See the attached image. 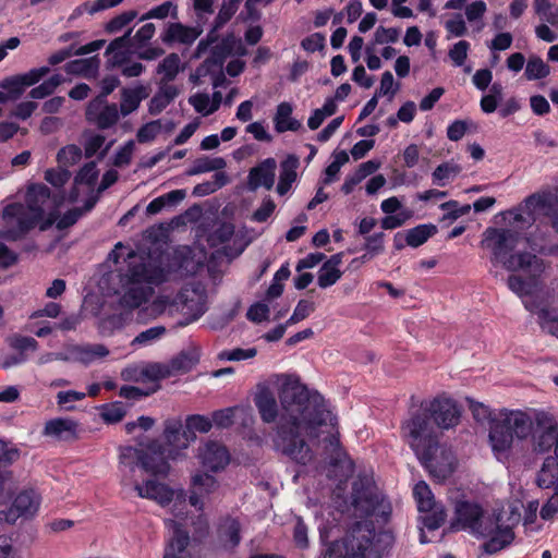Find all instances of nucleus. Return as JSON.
<instances>
[{
	"label": "nucleus",
	"instance_id": "37",
	"mask_svg": "<svg viewBox=\"0 0 558 558\" xmlns=\"http://www.w3.org/2000/svg\"><path fill=\"white\" fill-rule=\"evenodd\" d=\"M536 482L541 488H558V458H546Z\"/></svg>",
	"mask_w": 558,
	"mask_h": 558
},
{
	"label": "nucleus",
	"instance_id": "32",
	"mask_svg": "<svg viewBox=\"0 0 558 558\" xmlns=\"http://www.w3.org/2000/svg\"><path fill=\"white\" fill-rule=\"evenodd\" d=\"M293 106L288 101L280 102L275 112L274 124L278 133L288 131L295 132L301 129L302 123L292 117Z\"/></svg>",
	"mask_w": 558,
	"mask_h": 558
},
{
	"label": "nucleus",
	"instance_id": "59",
	"mask_svg": "<svg viewBox=\"0 0 558 558\" xmlns=\"http://www.w3.org/2000/svg\"><path fill=\"white\" fill-rule=\"evenodd\" d=\"M125 408L121 402H113L101 409V417L106 423L120 422L125 415Z\"/></svg>",
	"mask_w": 558,
	"mask_h": 558
},
{
	"label": "nucleus",
	"instance_id": "55",
	"mask_svg": "<svg viewBox=\"0 0 558 558\" xmlns=\"http://www.w3.org/2000/svg\"><path fill=\"white\" fill-rule=\"evenodd\" d=\"M211 426V420L204 415H191L186 418V430L191 436H195V432L208 433Z\"/></svg>",
	"mask_w": 558,
	"mask_h": 558
},
{
	"label": "nucleus",
	"instance_id": "1",
	"mask_svg": "<svg viewBox=\"0 0 558 558\" xmlns=\"http://www.w3.org/2000/svg\"><path fill=\"white\" fill-rule=\"evenodd\" d=\"M280 408L275 393L267 386H259L254 403L264 423L277 421L274 447L300 464L308 463L313 453L306 437H319L331 450L339 448L338 420L322 395L310 391L292 375L282 376L279 389Z\"/></svg>",
	"mask_w": 558,
	"mask_h": 558
},
{
	"label": "nucleus",
	"instance_id": "45",
	"mask_svg": "<svg viewBox=\"0 0 558 558\" xmlns=\"http://www.w3.org/2000/svg\"><path fill=\"white\" fill-rule=\"evenodd\" d=\"M170 367L161 363H143V383H157L169 377Z\"/></svg>",
	"mask_w": 558,
	"mask_h": 558
},
{
	"label": "nucleus",
	"instance_id": "40",
	"mask_svg": "<svg viewBox=\"0 0 558 558\" xmlns=\"http://www.w3.org/2000/svg\"><path fill=\"white\" fill-rule=\"evenodd\" d=\"M461 170L462 168L456 162H444L433 171V183L438 186H446L459 175Z\"/></svg>",
	"mask_w": 558,
	"mask_h": 558
},
{
	"label": "nucleus",
	"instance_id": "58",
	"mask_svg": "<svg viewBox=\"0 0 558 558\" xmlns=\"http://www.w3.org/2000/svg\"><path fill=\"white\" fill-rule=\"evenodd\" d=\"M86 393L76 390H65L57 393V404L65 410H72L75 402L85 399Z\"/></svg>",
	"mask_w": 558,
	"mask_h": 558
},
{
	"label": "nucleus",
	"instance_id": "48",
	"mask_svg": "<svg viewBox=\"0 0 558 558\" xmlns=\"http://www.w3.org/2000/svg\"><path fill=\"white\" fill-rule=\"evenodd\" d=\"M181 60L178 54L167 56L158 65L157 72L162 75L163 81H172L180 71Z\"/></svg>",
	"mask_w": 558,
	"mask_h": 558
},
{
	"label": "nucleus",
	"instance_id": "52",
	"mask_svg": "<svg viewBox=\"0 0 558 558\" xmlns=\"http://www.w3.org/2000/svg\"><path fill=\"white\" fill-rule=\"evenodd\" d=\"M440 209L445 211L442 220L453 221L470 213L471 206H459L457 201H449L440 205Z\"/></svg>",
	"mask_w": 558,
	"mask_h": 558
},
{
	"label": "nucleus",
	"instance_id": "44",
	"mask_svg": "<svg viewBox=\"0 0 558 558\" xmlns=\"http://www.w3.org/2000/svg\"><path fill=\"white\" fill-rule=\"evenodd\" d=\"M63 82H64V78L61 74H54V75L50 76L49 78H47L46 81H44L38 86L32 88V90L29 92V96L33 99L46 98V97L50 96L51 94H53L54 90L58 88V86L61 85Z\"/></svg>",
	"mask_w": 558,
	"mask_h": 558
},
{
	"label": "nucleus",
	"instance_id": "28",
	"mask_svg": "<svg viewBox=\"0 0 558 558\" xmlns=\"http://www.w3.org/2000/svg\"><path fill=\"white\" fill-rule=\"evenodd\" d=\"M77 423L68 417H57L45 423L43 435L59 441L76 438Z\"/></svg>",
	"mask_w": 558,
	"mask_h": 558
},
{
	"label": "nucleus",
	"instance_id": "18",
	"mask_svg": "<svg viewBox=\"0 0 558 558\" xmlns=\"http://www.w3.org/2000/svg\"><path fill=\"white\" fill-rule=\"evenodd\" d=\"M416 414H425L430 425L429 417L432 416L438 427L449 429L458 425L461 416V411L456 401L450 398L439 397L434 399L427 408L411 413V418Z\"/></svg>",
	"mask_w": 558,
	"mask_h": 558
},
{
	"label": "nucleus",
	"instance_id": "54",
	"mask_svg": "<svg viewBox=\"0 0 558 558\" xmlns=\"http://www.w3.org/2000/svg\"><path fill=\"white\" fill-rule=\"evenodd\" d=\"M553 4L550 0H533V9L536 15L553 26H558V11L556 13H548Z\"/></svg>",
	"mask_w": 558,
	"mask_h": 558
},
{
	"label": "nucleus",
	"instance_id": "53",
	"mask_svg": "<svg viewBox=\"0 0 558 558\" xmlns=\"http://www.w3.org/2000/svg\"><path fill=\"white\" fill-rule=\"evenodd\" d=\"M189 102L193 106L196 112L203 116H209L215 112V108H213V100L208 94H195L190 97Z\"/></svg>",
	"mask_w": 558,
	"mask_h": 558
},
{
	"label": "nucleus",
	"instance_id": "13",
	"mask_svg": "<svg viewBox=\"0 0 558 558\" xmlns=\"http://www.w3.org/2000/svg\"><path fill=\"white\" fill-rule=\"evenodd\" d=\"M253 239L252 231L246 227L235 230L232 223L220 225L210 236L213 245H223V254L229 259L240 256Z\"/></svg>",
	"mask_w": 558,
	"mask_h": 558
},
{
	"label": "nucleus",
	"instance_id": "6",
	"mask_svg": "<svg viewBox=\"0 0 558 558\" xmlns=\"http://www.w3.org/2000/svg\"><path fill=\"white\" fill-rule=\"evenodd\" d=\"M402 436L417 459L438 482L450 477L457 459L450 448L439 445L437 435L425 414H416L402 424Z\"/></svg>",
	"mask_w": 558,
	"mask_h": 558
},
{
	"label": "nucleus",
	"instance_id": "30",
	"mask_svg": "<svg viewBox=\"0 0 558 558\" xmlns=\"http://www.w3.org/2000/svg\"><path fill=\"white\" fill-rule=\"evenodd\" d=\"M341 263L342 255L335 254L320 266L317 272V284L319 288L327 289L340 280L343 274L340 269Z\"/></svg>",
	"mask_w": 558,
	"mask_h": 558
},
{
	"label": "nucleus",
	"instance_id": "60",
	"mask_svg": "<svg viewBox=\"0 0 558 558\" xmlns=\"http://www.w3.org/2000/svg\"><path fill=\"white\" fill-rule=\"evenodd\" d=\"M239 0L223 1L221 8L216 16L215 27H221L226 24L236 12Z\"/></svg>",
	"mask_w": 558,
	"mask_h": 558
},
{
	"label": "nucleus",
	"instance_id": "17",
	"mask_svg": "<svg viewBox=\"0 0 558 558\" xmlns=\"http://www.w3.org/2000/svg\"><path fill=\"white\" fill-rule=\"evenodd\" d=\"M165 446L157 442L151 445L156 446L157 452H165L167 463L169 460H175L181 451L185 450L190 442L195 439V436H191L187 430H182V424L180 420H167L165 422Z\"/></svg>",
	"mask_w": 558,
	"mask_h": 558
},
{
	"label": "nucleus",
	"instance_id": "19",
	"mask_svg": "<svg viewBox=\"0 0 558 558\" xmlns=\"http://www.w3.org/2000/svg\"><path fill=\"white\" fill-rule=\"evenodd\" d=\"M134 489L138 497L154 500L161 507L169 506L172 501H174L175 507L179 504H185V495L182 489L174 490L155 480H147L142 484H135Z\"/></svg>",
	"mask_w": 558,
	"mask_h": 558
},
{
	"label": "nucleus",
	"instance_id": "31",
	"mask_svg": "<svg viewBox=\"0 0 558 558\" xmlns=\"http://www.w3.org/2000/svg\"><path fill=\"white\" fill-rule=\"evenodd\" d=\"M201 32L196 27L185 26L181 23H171L162 35V40L167 44L179 43L191 45L199 36Z\"/></svg>",
	"mask_w": 558,
	"mask_h": 558
},
{
	"label": "nucleus",
	"instance_id": "15",
	"mask_svg": "<svg viewBox=\"0 0 558 558\" xmlns=\"http://www.w3.org/2000/svg\"><path fill=\"white\" fill-rule=\"evenodd\" d=\"M413 496L417 504V509L422 515V522L428 530H437L445 522L446 511L441 504L435 500L429 486L424 482H417L413 487Z\"/></svg>",
	"mask_w": 558,
	"mask_h": 558
},
{
	"label": "nucleus",
	"instance_id": "16",
	"mask_svg": "<svg viewBox=\"0 0 558 558\" xmlns=\"http://www.w3.org/2000/svg\"><path fill=\"white\" fill-rule=\"evenodd\" d=\"M108 354L109 350L102 344L68 345L60 352H46L40 354L37 359V364L45 365L54 361L89 364Z\"/></svg>",
	"mask_w": 558,
	"mask_h": 558
},
{
	"label": "nucleus",
	"instance_id": "36",
	"mask_svg": "<svg viewBox=\"0 0 558 558\" xmlns=\"http://www.w3.org/2000/svg\"><path fill=\"white\" fill-rule=\"evenodd\" d=\"M178 89L174 86H161L155 96L149 100L148 111L156 116L162 112L177 97Z\"/></svg>",
	"mask_w": 558,
	"mask_h": 558
},
{
	"label": "nucleus",
	"instance_id": "25",
	"mask_svg": "<svg viewBox=\"0 0 558 558\" xmlns=\"http://www.w3.org/2000/svg\"><path fill=\"white\" fill-rule=\"evenodd\" d=\"M277 162L274 158H266L253 167L247 175V189L256 191L260 187L271 190L275 184Z\"/></svg>",
	"mask_w": 558,
	"mask_h": 558
},
{
	"label": "nucleus",
	"instance_id": "27",
	"mask_svg": "<svg viewBox=\"0 0 558 558\" xmlns=\"http://www.w3.org/2000/svg\"><path fill=\"white\" fill-rule=\"evenodd\" d=\"M191 484L193 489L189 497L190 504L201 511L204 507L202 496L216 492L219 486L218 481L208 473L196 472L192 476Z\"/></svg>",
	"mask_w": 558,
	"mask_h": 558
},
{
	"label": "nucleus",
	"instance_id": "56",
	"mask_svg": "<svg viewBox=\"0 0 558 558\" xmlns=\"http://www.w3.org/2000/svg\"><path fill=\"white\" fill-rule=\"evenodd\" d=\"M399 29L395 27L379 26L374 33V39L371 46L395 44L399 39Z\"/></svg>",
	"mask_w": 558,
	"mask_h": 558
},
{
	"label": "nucleus",
	"instance_id": "11",
	"mask_svg": "<svg viewBox=\"0 0 558 558\" xmlns=\"http://www.w3.org/2000/svg\"><path fill=\"white\" fill-rule=\"evenodd\" d=\"M352 506L355 515L361 518L374 515L386 521L391 513L389 501L368 478L354 484Z\"/></svg>",
	"mask_w": 558,
	"mask_h": 558
},
{
	"label": "nucleus",
	"instance_id": "62",
	"mask_svg": "<svg viewBox=\"0 0 558 558\" xmlns=\"http://www.w3.org/2000/svg\"><path fill=\"white\" fill-rule=\"evenodd\" d=\"M315 310V304L307 300H301L296 304L293 314L291 317L287 320V325H293L296 324L303 319H305L307 316H310L311 313H313Z\"/></svg>",
	"mask_w": 558,
	"mask_h": 558
},
{
	"label": "nucleus",
	"instance_id": "34",
	"mask_svg": "<svg viewBox=\"0 0 558 558\" xmlns=\"http://www.w3.org/2000/svg\"><path fill=\"white\" fill-rule=\"evenodd\" d=\"M99 64V59L97 57H92L70 61L64 68L69 74L83 76L85 78H93L98 73Z\"/></svg>",
	"mask_w": 558,
	"mask_h": 558
},
{
	"label": "nucleus",
	"instance_id": "12",
	"mask_svg": "<svg viewBox=\"0 0 558 558\" xmlns=\"http://www.w3.org/2000/svg\"><path fill=\"white\" fill-rule=\"evenodd\" d=\"M532 418L533 433L529 439L532 441L533 450L544 453L554 446L555 456L551 458H558V414L536 411Z\"/></svg>",
	"mask_w": 558,
	"mask_h": 558
},
{
	"label": "nucleus",
	"instance_id": "24",
	"mask_svg": "<svg viewBox=\"0 0 558 558\" xmlns=\"http://www.w3.org/2000/svg\"><path fill=\"white\" fill-rule=\"evenodd\" d=\"M547 204L546 196L531 195L519 207L504 213V216L505 219H512L514 225H531L535 220V215L543 211Z\"/></svg>",
	"mask_w": 558,
	"mask_h": 558
},
{
	"label": "nucleus",
	"instance_id": "57",
	"mask_svg": "<svg viewBox=\"0 0 558 558\" xmlns=\"http://www.w3.org/2000/svg\"><path fill=\"white\" fill-rule=\"evenodd\" d=\"M240 407L226 408L213 413L211 422L218 427H229L233 423L235 412L242 411Z\"/></svg>",
	"mask_w": 558,
	"mask_h": 558
},
{
	"label": "nucleus",
	"instance_id": "26",
	"mask_svg": "<svg viewBox=\"0 0 558 558\" xmlns=\"http://www.w3.org/2000/svg\"><path fill=\"white\" fill-rule=\"evenodd\" d=\"M216 542L220 548L234 549L241 542V522L231 515L223 517L216 530Z\"/></svg>",
	"mask_w": 558,
	"mask_h": 558
},
{
	"label": "nucleus",
	"instance_id": "39",
	"mask_svg": "<svg viewBox=\"0 0 558 558\" xmlns=\"http://www.w3.org/2000/svg\"><path fill=\"white\" fill-rule=\"evenodd\" d=\"M49 73L48 66L32 69L26 73L10 78L11 85H19V90L24 92L27 87L37 84Z\"/></svg>",
	"mask_w": 558,
	"mask_h": 558
},
{
	"label": "nucleus",
	"instance_id": "64",
	"mask_svg": "<svg viewBox=\"0 0 558 558\" xmlns=\"http://www.w3.org/2000/svg\"><path fill=\"white\" fill-rule=\"evenodd\" d=\"M106 143V137L102 134L90 133L86 136L84 142L85 155L92 157L97 154Z\"/></svg>",
	"mask_w": 558,
	"mask_h": 558
},
{
	"label": "nucleus",
	"instance_id": "63",
	"mask_svg": "<svg viewBox=\"0 0 558 558\" xmlns=\"http://www.w3.org/2000/svg\"><path fill=\"white\" fill-rule=\"evenodd\" d=\"M70 177V172L61 166L57 169H48L45 172V180L56 187L63 186L69 181Z\"/></svg>",
	"mask_w": 558,
	"mask_h": 558
},
{
	"label": "nucleus",
	"instance_id": "3",
	"mask_svg": "<svg viewBox=\"0 0 558 558\" xmlns=\"http://www.w3.org/2000/svg\"><path fill=\"white\" fill-rule=\"evenodd\" d=\"M520 241L518 231L509 228H487L481 241L482 247L492 254L493 264H500L509 271H524L529 279L511 275L507 280L508 288L523 302L527 311H533V305L527 298L538 290L537 277L544 271L545 266L541 258L527 252L512 253Z\"/></svg>",
	"mask_w": 558,
	"mask_h": 558
},
{
	"label": "nucleus",
	"instance_id": "50",
	"mask_svg": "<svg viewBox=\"0 0 558 558\" xmlns=\"http://www.w3.org/2000/svg\"><path fill=\"white\" fill-rule=\"evenodd\" d=\"M161 120H154L143 124L136 133L140 143H148L154 141L162 131Z\"/></svg>",
	"mask_w": 558,
	"mask_h": 558
},
{
	"label": "nucleus",
	"instance_id": "9",
	"mask_svg": "<svg viewBox=\"0 0 558 558\" xmlns=\"http://www.w3.org/2000/svg\"><path fill=\"white\" fill-rule=\"evenodd\" d=\"M375 536L374 530L357 523L342 539L328 545L324 558H380Z\"/></svg>",
	"mask_w": 558,
	"mask_h": 558
},
{
	"label": "nucleus",
	"instance_id": "2",
	"mask_svg": "<svg viewBox=\"0 0 558 558\" xmlns=\"http://www.w3.org/2000/svg\"><path fill=\"white\" fill-rule=\"evenodd\" d=\"M169 255L160 252L133 251L121 242L108 255V267L99 287L109 294L119 295L122 307L134 310L146 303L154 288L167 280L171 266Z\"/></svg>",
	"mask_w": 558,
	"mask_h": 558
},
{
	"label": "nucleus",
	"instance_id": "14",
	"mask_svg": "<svg viewBox=\"0 0 558 558\" xmlns=\"http://www.w3.org/2000/svg\"><path fill=\"white\" fill-rule=\"evenodd\" d=\"M96 162L86 163L74 178L73 187L68 196V202H83L85 210H90L97 202L96 183L98 180Z\"/></svg>",
	"mask_w": 558,
	"mask_h": 558
},
{
	"label": "nucleus",
	"instance_id": "21",
	"mask_svg": "<svg viewBox=\"0 0 558 558\" xmlns=\"http://www.w3.org/2000/svg\"><path fill=\"white\" fill-rule=\"evenodd\" d=\"M197 458L202 466L211 472L222 471L230 462L228 449L214 440L206 441L198 448Z\"/></svg>",
	"mask_w": 558,
	"mask_h": 558
},
{
	"label": "nucleus",
	"instance_id": "46",
	"mask_svg": "<svg viewBox=\"0 0 558 558\" xmlns=\"http://www.w3.org/2000/svg\"><path fill=\"white\" fill-rule=\"evenodd\" d=\"M549 73V66L539 57L534 56L527 60L524 75L529 81L544 78L548 76Z\"/></svg>",
	"mask_w": 558,
	"mask_h": 558
},
{
	"label": "nucleus",
	"instance_id": "8",
	"mask_svg": "<svg viewBox=\"0 0 558 558\" xmlns=\"http://www.w3.org/2000/svg\"><path fill=\"white\" fill-rule=\"evenodd\" d=\"M207 293L201 282L185 286L174 298L168 295L158 296L153 307L157 314H181L183 319L179 326H187L199 319L206 312Z\"/></svg>",
	"mask_w": 558,
	"mask_h": 558
},
{
	"label": "nucleus",
	"instance_id": "23",
	"mask_svg": "<svg viewBox=\"0 0 558 558\" xmlns=\"http://www.w3.org/2000/svg\"><path fill=\"white\" fill-rule=\"evenodd\" d=\"M40 496L33 489L21 492L8 512H2L4 521L14 523L19 517L34 515L40 505Z\"/></svg>",
	"mask_w": 558,
	"mask_h": 558
},
{
	"label": "nucleus",
	"instance_id": "7",
	"mask_svg": "<svg viewBox=\"0 0 558 558\" xmlns=\"http://www.w3.org/2000/svg\"><path fill=\"white\" fill-rule=\"evenodd\" d=\"M532 416L521 410L502 409L489 424L488 441L494 457L502 463L523 452V442L533 433Z\"/></svg>",
	"mask_w": 558,
	"mask_h": 558
},
{
	"label": "nucleus",
	"instance_id": "61",
	"mask_svg": "<svg viewBox=\"0 0 558 558\" xmlns=\"http://www.w3.org/2000/svg\"><path fill=\"white\" fill-rule=\"evenodd\" d=\"M135 150L134 141L130 140L124 145H122L113 156V165L116 167H124L128 166L133 157Z\"/></svg>",
	"mask_w": 558,
	"mask_h": 558
},
{
	"label": "nucleus",
	"instance_id": "51",
	"mask_svg": "<svg viewBox=\"0 0 558 558\" xmlns=\"http://www.w3.org/2000/svg\"><path fill=\"white\" fill-rule=\"evenodd\" d=\"M257 354V350L255 348H234L230 350H223L219 352L218 359L221 361H245L255 357Z\"/></svg>",
	"mask_w": 558,
	"mask_h": 558
},
{
	"label": "nucleus",
	"instance_id": "5",
	"mask_svg": "<svg viewBox=\"0 0 558 558\" xmlns=\"http://www.w3.org/2000/svg\"><path fill=\"white\" fill-rule=\"evenodd\" d=\"M520 515L517 506L510 505L508 509H494L489 512L476 502L460 501L456 505L452 529L485 539L484 550L495 554L514 539L513 527Z\"/></svg>",
	"mask_w": 558,
	"mask_h": 558
},
{
	"label": "nucleus",
	"instance_id": "43",
	"mask_svg": "<svg viewBox=\"0 0 558 558\" xmlns=\"http://www.w3.org/2000/svg\"><path fill=\"white\" fill-rule=\"evenodd\" d=\"M436 232V227L433 225H420L415 228H412L407 233V243L412 247H417L424 244L434 233Z\"/></svg>",
	"mask_w": 558,
	"mask_h": 558
},
{
	"label": "nucleus",
	"instance_id": "10",
	"mask_svg": "<svg viewBox=\"0 0 558 558\" xmlns=\"http://www.w3.org/2000/svg\"><path fill=\"white\" fill-rule=\"evenodd\" d=\"M165 452H157L155 445H149L144 452L137 448L125 447L120 451V472L122 473V484H131L129 474L134 472L137 466H142L146 472L153 475H168L170 465L163 456Z\"/></svg>",
	"mask_w": 558,
	"mask_h": 558
},
{
	"label": "nucleus",
	"instance_id": "35",
	"mask_svg": "<svg viewBox=\"0 0 558 558\" xmlns=\"http://www.w3.org/2000/svg\"><path fill=\"white\" fill-rule=\"evenodd\" d=\"M108 64L112 68H121L130 60L126 36L114 39L107 48Z\"/></svg>",
	"mask_w": 558,
	"mask_h": 558
},
{
	"label": "nucleus",
	"instance_id": "33",
	"mask_svg": "<svg viewBox=\"0 0 558 558\" xmlns=\"http://www.w3.org/2000/svg\"><path fill=\"white\" fill-rule=\"evenodd\" d=\"M299 167V158L294 155H289L282 162L280 168L279 182L277 192L279 195H284L291 189L293 182L296 180V169Z\"/></svg>",
	"mask_w": 558,
	"mask_h": 558
},
{
	"label": "nucleus",
	"instance_id": "42",
	"mask_svg": "<svg viewBox=\"0 0 558 558\" xmlns=\"http://www.w3.org/2000/svg\"><path fill=\"white\" fill-rule=\"evenodd\" d=\"M166 335V328L163 326H154L142 332H140L131 342V347L134 349L148 347Z\"/></svg>",
	"mask_w": 558,
	"mask_h": 558
},
{
	"label": "nucleus",
	"instance_id": "22",
	"mask_svg": "<svg viewBox=\"0 0 558 558\" xmlns=\"http://www.w3.org/2000/svg\"><path fill=\"white\" fill-rule=\"evenodd\" d=\"M175 519H167L166 526L170 533V539L165 550L163 558H185L186 546L189 544V534L182 529L183 520L179 513L174 514Z\"/></svg>",
	"mask_w": 558,
	"mask_h": 558
},
{
	"label": "nucleus",
	"instance_id": "49",
	"mask_svg": "<svg viewBox=\"0 0 558 558\" xmlns=\"http://www.w3.org/2000/svg\"><path fill=\"white\" fill-rule=\"evenodd\" d=\"M82 158V149L77 145H68L61 148L57 155L59 166L63 168L76 165Z\"/></svg>",
	"mask_w": 558,
	"mask_h": 558
},
{
	"label": "nucleus",
	"instance_id": "38",
	"mask_svg": "<svg viewBox=\"0 0 558 558\" xmlns=\"http://www.w3.org/2000/svg\"><path fill=\"white\" fill-rule=\"evenodd\" d=\"M537 292V290L527 298L529 302L533 305L534 310L531 311L532 313H537L538 320L541 324V327L544 331L555 336L558 338V317L555 316L551 312H549L545 307H541L538 304H536L532 298Z\"/></svg>",
	"mask_w": 558,
	"mask_h": 558
},
{
	"label": "nucleus",
	"instance_id": "41",
	"mask_svg": "<svg viewBox=\"0 0 558 558\" xmlns=\"http://www.w3.org/2000/svg\"><path fill=\"white\" fill-rule=\"evenodd\" d=\"M227 166L226 160L222 157H199L197 158L193 167L190 169L189 174L195 175L206 173L210 171H218Z\"/></svg>",
	"mask_w": 558,
	"mask_h": 558
},
{
	"label": "nucleus",
	"instance_id": "47",
	"mask_svg": "<svg viewBox=\"0 0 558 558\" xmlns=\"http://www.w3.org/2000/svg\"><path fill=\"white\" fill-rule=\"evenodd\" d=\"M471 45L469 41L462 39L453 44L448 50V57L456 68L464 66L466 62Z\"/></svg>",
	"mask_w": 558,
	"mask_h": 558
},
{
	"label": "nucleus",
	"instance_id": "29",
	"mask_svg": "<svg viewBox=\"0 0 558 558\" xmlns=\"http://www.w3.org/2000/svg\"><path fill=\"white\" fill-rule=\"evenodd\" d=\"M149 96V86L136 83L133 86L121 89V102L119 110L121 116L126 117L136 111L141 102Z\"/></svg>",
	"mask_w": 558,
	"mask_h": 558
},
{
	"label": "nucleus",
	"instance_id": "20",
	"mask_svg": "<svg viewBox=\"0 0 558 558\" xmlns=\"http://www.w3.org/2000/svg\"><path fill=\"white\" fill-rule=\"evenodd\" d=\"M85 114L87 121L101 130H107L118 123L121 112L116 104H108L102 97H95L88 102Z\"/></svg>",
	"mask_w": 558,
	"mask_h": 558
},
{
	"label": "nucleus",
	"instance_id": "4",
	"mask_svg": "<svg viewBox=\"0 0 558 558\" xmlns=\"http://www.w3.org/2000/svg\"><path fill=\"white\" fill-rule=\"evenodd\" d=\"M25 203H13L4 208L5 229L1 231L3 239L16 240L37 225L41 230H46L56 222L58 229H65L87 211L83 206L70 209L58 218L57 201L50 196L49 189L44 184L31 185L26 192Z\"/></svg>",
	"mask_w": 558,
	"mask_h": 558
}]
</instances>
